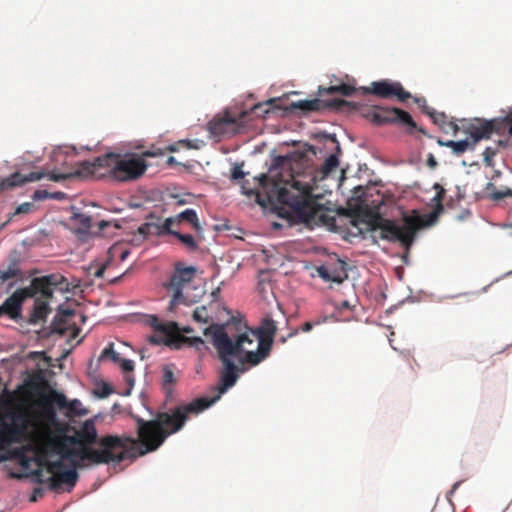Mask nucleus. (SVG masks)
I'll use <instances>...</instances> for the list:
<instances>
[{
	"instance_id": "f257e3e1",
	"label": "nucleus",
	"mask_w": 512,
	"mask_h": 512,
	"mask_svg": "<svg viewBox=\"0 0 512 512\" xmlns=\"http://www.w3.org/2000/svg\"><path fill=\"white\" fill-rule=\"evenodd\" d=\"M185 418L176 407L172 412L158 413L150 421L138 420V438L130 436L106 435L100 437L98 448L70 447L59 435L51 433L47 437V445L59 459L70 462L79 461L87 465L121 463L133 460L159 448L165 439L182 429Z\"/></svg>"
},
{
	"instance_id": "f03ea898",
	"label": "nucleus",
	"mask_w": 512,
	"mask_h": 512,
	"mask_svg": "<svg viewBox=\"0 0 512 512\" xmlns=\"http://www.w3.org/2000/svg\"><path fill=\"white\" fill-rule=\"evenodd\" d=\"M276 323L272 318H264L257 334L240 333L235 339L229 336L224 325L213 324L204 329L205 335L212 336V344L223 365L220 373V385L215 388L211 398L200 397L188 404L177 406L180 413L188 420L190 414H199L218 401L223 393L233 387L238 380L239 368L234 363L237 359L242 366H256L269 356L276 333Z\"/></svg>"
},
{
	"instance_id": "7ed1b4c3",
	"label": "nucleus",
	"mask_w": 512,
	"mask_h": 512,
	"mask_svg": "<svg viewBox=\"0 0 512 512\" xmlns=\"http://www.w3.org/2000/svg\"><path fill=\"white\" fill-rule=\"evenodd\" d=\"M282 169L287 170V177L275 168L270 170V175L261 174L254 180L260 188L266 189L271 186L270 192L277 195L278 202L289 207L300 221H314L321 211V205L313 195L314 178L296 173L292 164L285 160Z\"/></svg>"
},
{
	"instance_id": "20e7f679",
	"label": "nucleus",
	"mask_w": 512,
	"mask_h": 512,
	"mask_svg": "<svg viewBox=\"0 0 512 512\" xmlns=\"http://www.w3.org/2000/svg\"><path fill=\"white\" fill-rule=\"evenodd\" d=\"M148 168V164L134 153L119 154L108 152L94 158L92 161H83L69 173L52 172L50 180L60 182L72 177L103 178L107 177L118 182H129L140 178Z\"/></svg>"
},
{
	"instance_id": "39448f33",
	"label": "nucleus",
	"mask_w": 512,
	"mask_h": 512,
	"mask_svg": "<svg viewBox=\"0 0 512 512\" xmlns=\"http://www.w3.org/2000/svg\"><path fill=\"white\" fill-rule=\"evenodd\" d=\"M437 192L433 201L436 202V208L429 216L420 215L417 211H413L411 215H404L401 223L394 220L384 219L378 217L374 220L372 229L380 230L379 237L383 240L390 242H400L402 246L409 249L414 242L416 233L422 227L431 224L432 219L437 217V214L443 211V198L445 196V189L438 183L433 187Z\"/></svg>"
},
{
	"instance_id": "423d86ee",
	"label": "nucleus",
	"mask_w": 512,
	"mask_h": 512,
	"mask_svg": "<svg viewBox=\"0 0 512 512\" xmlns=\"http://www.w3.org/2000/svg\"><path fill=\"white\" fill-rule=\"evenodd\" d=\"M71 286L67 278L60 273H52L42 277H36L29 287L16 290L2 305L4 313L11 318L19 316L22 302L26 298L41 295L43 298H52L54 292H70Z\"/></svg>"
},
{
	"instance_id": "0eeeda50",
	"label": "nucleus",
	"mask_w": 512,
	"mask_h": 512,
	"mask_svg": "<svg viewBox=\"0 0 512 512\" xmlns=\"http://www.w3.org/2000/svg\"><path fill=\"white\" fill-rule=\"evenodd\" d=\"M71 463L72 467L67 468L62 459L41 461L40 464L45 466L46 472L49 473L50 476L44 478L43 470L37 469L34 472L36 481L38 483L47 484L48 488L52 491H58L62 485L68 486V491H70L76 485L79 478L77 468L83 466L79 461H73Z\"/></svg>"
},
{
	"instance_id": "6e6552de",
	"label": "nucleus",
	"mask_w": 512,
	"mask_h": 512,
	"mask_svg": "<svg viewBox=\"0 0 512 512\" xmlns=\"http://www.w3.org/2000/svg\"><path fill=\"white\" fill-rule=\"evenodd\" d=\"M196 276V268L193 266H184L182 263H176L174 271L169 280L164 284L166 291L171 294L169 310H173L179 304H190L188 290L193 286Z\"/></svg>"
},
{
	"instance_id": "1a4fd4ad",
	"label": "nucleus",
	"mask_w": 512,
	"mask_h": 512,
	"mask_svg": "<svg viewBox=\"0 0 512 512\" xmlns=\"http://www.w3.org/2000/svg\"><path fill=\"white\" fill-rule=\"evenodd\" d=\"M365 117L376 125L395 124L405 127L408 133L418 130L426 134L424 129L417 127L411 115L400 108L375 106L366 112Z\"/></svg>"
},
{
	"instance_id": "9d476101",
	"label": "nucleus",
	"mask_w": 512,
	"mask_h": 512,
	"mask_svg": "<svg viewBox=\"0 0 512 512\" xmlns=\"http://www.w3.org/2000/svg\"><path fill=\"white\" fill-rule=\"evenodd\" d=\"M496 121H480L470 124L467 128L469 138L461 141L448 140L446 142L439 141V144L451 148L453 153L461 155L469 149H473L481 139H488L497 127Z\"/></svg>"
},
{
	"instance_id": "9b49d317",
	"label": "nucleus",
	"mask_w": 512,
	"mask_h": 512,
	"mask_svg": "<svg viewBox=\"0 0 512 512\" xmlns=\"http://www.w3.org/2000/svg\"><path fill=\"white\" fill-rule=\"evenodd\" d=\"M8 418L9 421L0 419V444L3 446L21 443L28 429V418L24 412H12Z\"/></svg>"
},
{
	"instance_id": "f8f14e48",
	"label": "nucleus",
	"mask_w": 512,
	"mask_h": 512,
	"mask_svg": "<svg viewBox=\"0 0 512 512\" xmlns=\"http://www.w3.org/2000/svg\"><path fill=\"white\" fill-rule=\"evenodd\" d=\"M247 111H241L238 114L225 111V113L214 118L208 123L210 133L217 137H226L240 133L244 127Z\"/></svg>"
},
{
	"instance_id": "ddd939ff",
	"label": "nucleus",
	"mask_w": 512,
	"mask_h": 512,
	"mask_svg": "<svg viewBox=\"0 0 512 512\" xmlns=\"http://www.w3.org/2000/svg\"><path fill=\"white\" fill-rule=\"evenodd\" d=\"M361 90L363 94H372L382 99L396 98L401 103H405L412 97L400 82L389 79L374 81L369 87H362Z\"/></svg>"
},
{
	"instance_id": "4468645a",
	"label": "nucleus",
	"mask_w": 512,
	"mask_h": 512,
	"mask_svg": "<svg viewBox=\"0 0 512 512\" xmlns=\"http://www.w3.org/2000/svg\"><path fill=\"white\" fill-rule=\"evenodd\" d=\"M148 323L154 329V334L149 338L153 344H167L179 333L178 325L175 322H163L152 315L149 317Z\"/></svg>"
},
{
	"instance_id": "2eb2a0df",
	"label": "nucleus",
	"mask_w": 512,
	"mask_h": 512,
	"mask_svg": "<svg viewBox=\"0 0 512 512\" xmlns=\"http://www.w3.org/2000/svg\"><path fill=\"white\" fill-rule=\"evenodd\" d=\"M49 398L50 402H54L57 409L63 411L64 414L69 418L75 416H83L88 413V411L83 408L82 403L78 399L69 401L63 393L54 389L50 390Z\"/></svg>"
},
{
	"instance_id": "dca6fc26",
	"label": "nucleus",
	"mask_w": 512,
	"mask_h": 512,
	"mask_svg": "<svg viewBox=\"0 0 512 512\" xmlns=\"http://www.w3.org/2000/svg\"><path fill=\"white\" fill-rule=\"evenodd\" d=\"M350 102L344 99H332L330 101H324L318 98L312 100H300L292 104L296 109H300L305 112L321 111L327 108L341 110L344 107L350 106Z\"/></svg>"
},
{
	"instance_id": "f3484780",
	"label": "nucleus",
	"mask_w": 512,
	"mask_h": 512,
	"mask_svg": "<svg viewBox=\"0 0 512 512\" xmlns=\"http://www.w3.org/2000/svg\"><path fill=\"white\" fill-rule=\"evenodd\" d=\"M49 396L50 391L42 394L38 401V405L41 407L42 426L46 436L53 433L51 426L58 420L55 410L57 407L54 402H50Z\"/></svg>"
},
{
	"instance_id": "a211bd4d",
	"label": "nucleus",
	"mask_w": 512,
	"mask_h": 512,
	"mask_svg": "<svg viewBox=\"0 0 512 512\" xmlns=\"http://www.w3.org/2000/svg\"><path fill=\"white\" fill-rule=\"evenodd\" d=\"M173 230V220L171 218H166L162 222H146L139 226L137 231L140 235L146 238L148 235H172Z\"/></svg>"
},
{
	"instance_id": "6ab92c4d",
	"label": "nucleus",
	"mask_w": 512,
	"mask_h": 512,
	"mask_svg": "<svg viewBox=\"0 0 512 512\" xmlns=\"http://www.w3.org/2000/svg\"><path fill=\"white\" fill-rule=\"evenodd\" d=\"M43 177V172H30L25 175L19 172H15L9 177L2 179V181L0 182V191L17 186H22L26 183L35 182L42 179Z\"/></svg>"
},
{
	"instance_id": "aec40b11",
	"label": "nucleus",
	"mask_w": 512,
	"mask_h": 512,
	"mask_svg": "<svg viewBox=\"0 0 512 512\" xmlns=\"http://www.w3.org/2000/svg\"><path fill=\"white\" fill-rule=\"evenodd\" d=\"M317 272L323 280L338 284L342 283L348 277L344 262L320 266L317 268Z\"/></svg>"
},
{
	"instance_id": "412c9836",
	"label": "nucleus",
	"mask_w": 512,
	"mask_h": 512,
	"mask_svg": "<svg viewBox=\"0 0 512 512\" xmlns=\"http://www.w3.org/2000/svg\"><path fill=\"white\" fill-rule=\"evenodd\" d=\"M76 432L80 439V447H92V445H95V448H98L100 438H98L93 420H86Z\"/></svg>"
},
{
	"instance_id": "4be33fe9",
	"label": "nucleus",
	"mask_w": 512,
	"mask_h": 512,
	"mask_svg": "<svg viewBox=\"0 0 512 512\" xmlns=\"http://www.w3.org/2000/svg\"><path fill=\"white\" fill-rule=\"evenodd\" d=\"M69 224L77 235H88L91 228V217L85 213L74 211L69 218Z\"/></svg>"
},
{
	"instance_id": "5701e85b",
	"label": "nucleus",
	"mask_w": 512,
	"mask_h": 512,
	"mask_svg": "<svg viewBox=\"0 0 512 512\" xmlns=\"http://www.w3.org/2000/svg\"><path fill=\"white\" fill-rule=\"evenodd\" d=\"M170 218L173 220V228L178 227L182 222H186L191 224L197 234L201 235L203 233V228L194 209H186Z\"/></svg>"
},
{
	"instance_id": "b1692460",
	"label": "nucleus",
	"mask_w": 512,
	"mask_h": 512,
	"mask_svg": "<svg viewBox=\"0 0 512 512\" xmlns=\"http://www.w3.org/2000/svg\"><path fill=\"white\" fill-rule=\"evenodd\" d=\"M39 296L40 298L36 299L33 311L29 318V322L31 324H37L40 321H44L47 315L51 312L47 303L49 298H43L41 295Z\"/></svg>"
},
{
	"instance_id": "393cba45",
	"label": "nucleus",
	"mask_w": 512,
	"mask_h": 512,
	"mask_svg": "<svg viewBox=\"0 0 512 512\" xmlns=\"http://www.w3.org/2000/svg\"><path fill=\"white\" fill-rule=\"evenodd\" d=\"M172 236L176 237L180 243L190 252H195L199 248V241L202 239V236L197 240L194 236L190 234H182L177 230H173Z\"/></svg>"
},
{
	"instance_id": "a878e982",
	"label": "nucleus",
	"mask_w": 512,
	"mask_h": 512,
	"mask_svg": "<svg viewBox=\"0 0 512 512\" xmlns=\"http://www.w3.org/2000/svg\"><path fill=\"white\" fill-rule=\"evenodd\" d=\"M355 91L356 89L353 86L345 83L328 88L320 86L318 89L320 95L339 93L343 96H351Z\"/></svg>"
},
{
	"instance_id": "bb28decb",
	"label": "nucleus",
	"mask_w": 512,
	"mask_h": 512,
	"mask_svg": "<svg viewBox=\"0 0 512 512\" xmlns=\"http://www.w3.org/2000/svg\"><path fill=\"white\" fill-rule=\"evenodd\" d=\"M21 276V270L16 261L9 264V266L5 270H0V283L14 279Z\"/></svg>"
},
{
	"instance_id": "cd10ccee",
	"label": "nucleus",
	"mask_w": 512,
	"mask_h": 512,
	"mask_svg": "<svg viewBox=\"0 0 512 512\" xmlns=\"http://www.w3.org/2000/svg\"><path fill=\"white\" fill-rule=\"evenodd\" d=\"M491 121H496L497 127L494 129L493 133H500L502 130H507L509 135L512 137V112H509L502 119H492Z\"/></svg>"
},
{
	"instance_id": "c85d7f7f",
	"label": "nucleus",
	"mask_w": 512,
	"mask_h": 512,
	"mask_svg": "<svg viewBox=\"0 0 512 512\" xmlns=\"http://www.w3.org/2000/svg\"><path fill=\"white\" fill-rule=\"evenodd\" d=\"M425 112L430 116L433 123L438 125L441 129L444 125H446V121L448 120V117L443 112H436L432 109H429L428 107H425Z\"/></svg>"
},
{
	"instance_id": "c756f323",
	"label": "nucleus",
	"mask_w": 512,
	"mask_h": 512,
	"mask_svg": "<svg viewBox=\"0 0 512 512\" xmlns=\"http://www.w3.org/2000/svg\"><path fill=\"white\" fill-rule=\"evenodd\" d=\"M338 165V158L335 155L331 154L323 163L321 171L324 175H328L329 173L334 171L338 167Z\"/></svg>"
},
{
	"instance_id": "7c9ffc66",
	"label": "nucleus",
	"mask_w": 512,
	"mask_h": 512,
	"mask_svg": "<svg viewBox=\"0 0 512 512\" xmlns=\"http://www.w3.org/2000/svg\"><path fill=\"white\" fill-rule=\"evenodd\" d=\"M193 319L200 323H208L210 317L206 306L196 307L193 312Z\"/></svg>"
},
{
	"instance_id": "2f4dec72",
	"label": "nucleus",
	"mask_w": 512,
	"mask_h": 512,
	"mask_svg": "<svg viewBox=\"0 0 512 512\" xmlns=\"http://www.w3.org/2000/svg\"><path fill=\"white\" fill-rule=\"evenodd\" d=\"M114 344L109 343L108 346L102 351L100 355V359L110 358L114 363H118L120 361L119 353L114 351Z\"/></svg>"
},
{
	"instance_id": "473e14b6",
	"label": "nucleus",
	"mask_w": 512,
	"mask_h": 512,
	"mask_svg": "<svg viewBox=\"0 0 512 512\" xmlns=\"http://www.w3.org/2000/svg\"><path fill=\"white\" fill-rule=\"evenodd\" d=\"M71 429L72 428L68 423L62 422L59 419L51 426V430L53 431L54 435L66 434Z\"/></svg>"
},
{
	"instance_id": "72a5a7b5",
	"label": "nucleus",
	"mask_w": 512,
	"mask_h": 512,
	"mask_svg": "<svg viewBox=\"0 0 512 512\" xmlns=\"http://www.w3.org/2000/svg\"><path fill=\"white\" fill-rule=\"evenodd\" d=\"M117 251V247H112L109 249L108 251V254L110 255L109 257V260L106 261L103 265H101L95 272H94V276L96 278H102L104 276V273L106 271V269L108 268L109 264H110V260L111 258L115 255Z\"/></svg>"
},
{
	"instance_id": "f704fd0d",
	"label": "nucleus",
	"mask_w": 512,
	"mask_h": 512,
	"mask_svg": "<svg viewBox=\"0 0 512 512\" xmlns=\"http://www.w3.org/2000/svg\"><path fill=\"white\" fill-rule=\"evenodd\" d=\"M181 145L183 147H186L188 149H198L199 146L196 144H193L190 140H180L178 143L171 144L167 147V150L169 152H177L178 146Z\"/></svg>"
},
{
	"instance_id": "c9c22d12",
	"label": "nucleus",
	"mask_w": 512,
	"mask_h": 512,
	"mask_svg": "<svg viewBox=\"0 0 512 512\" xmlns=\"http://www.w3.org/2000/svg\"><path fill=\"white\" fill-rule=\"evenodd\" d=\"M174 372L169 367H164L163 369V384L170 385L175 383Z\"/></svg>"
},
{
	"instance_id": "e433bc0d",
	"label": "nucleus",
	"mask_w": 512,
	"mask_h": 512,
	"mask_svg": "<svg viewBox=\"0 0 512 512\" xmlns=\"http://www.w3.org/2000/svg\"><path fill=\"white\" fill-rule=\"evenodd\" d=\"M494 200H501L506 197H512V189L506 188L505 190H496L491 194Z\"/></svg>"
},
{
	"instance_id": "4c0bfd02",
	"label": "nucleus",
	"mask_w": 512,
	"mask_h": 512,
	"mask_svg": "<svg viewBox=\"0 0 512 512\" xmlns=\"http://www.w3.org/2000/svg\"><path fill=\"white\" fill-rule=\"evenodd\" d=\"M59 436H60V437L62 438V440H64V441H65V442H66L70 447H71L72 445H79V446H80V439H79L78 434H77V432H76V431H75V435H73V436H69V435H67V433H66V434H63V435H59Z\"/></svg>"
},
{
	"instance_id": "58836bf2",
	"label": "nucleus",
	"mask_w": 512,
	"mask_h": 512,
	"mask_svg": "<svg viewBox=\"0 0 512 512\" xmlns=\"http://www.w3.org/2000/svg\"><path fill=\"white\" fill-rule=\"evenodd\" d=\"M496 153H497V150L492 147H487L484 150L483 156H484V161L487 165H491L492 159L496 155Z\"/></svg>"
},
{
	"instance_id": "ea45409f",
	"label": "nucleus",
	"mask_w": 512,
	"mask_h": 512,
	"mask_svg": "<svg viewBox=\"0 0 512 512\" xmlns=\"http://www.w3.org/2000/svg\"><path fill=\"white\" fill-rule=\"evenodd\" d=\"M32 207H33V204L30 203V202H24L22 204H20L15 212L13 213V215H17V214H27L29 213L31 210H32Z\"/></svg>"
},
{
	"instance_id": "a19ab883",
	"label": "nucleus",
	"mask_w": 512,
	"mask_h": 512,
	"mask_svg": "<svg viewBox=\"0 0 512 512\" xmlns=\"http://www.w3.org/2000/svg\"><path fill=\"white\" fill-rule=\"evenodd\" d=\"M118 364L124 372H132L134 370V362L132 360L120 358Z\"/></svg>"
},
{
	"instance_id": "79ce46f5",
	"label": "nucleus",
	"mask_w": 512,
	"mask_h": 512,
	"mask_svg": "<svg viewBox=\"0 0 512 512\" xmlns=\"http://www.w3.org/2000/svg\"><path fill=\"white\" fill-rule=\"evenodd\" d=\"M442 131L445 133L452 132L453 134H456L459 131V127L454 121L447 120L446 125H444L442 128Z\"/></svg>"
},
{
	"instance_id": "37998d69",
	"label": "nucleus",
	"mask_w": 512,
	"mask_h": 512,
	"mask_svg": "<svg viewBox=\"0 0 512 512\" xmlns=\"http://www.w3.org/2000/svg\"><path fill=\"white\" fill-rule=\"evenodd\" d=\"M442 131L445 133L452 132L453 134H456L459 131V127L454 121L447 120L446 125H444L442 128Z\"/></svg>"
},
{
	"instance_id": "c03bdc74",
	"label": "nucleus",
	"mask_w": 512,
	"mask_h": 512,
	"mask_svg": "<svg viewBox=\"0 0 512 512\" xmlns=\"http://www.w3.org/2000/svg\"><path fill=\"white\" fill-rule=\"evenodd\" d=\"M320 324H321V320L307 321L301 325L299 330L302 332H309L313 329V327L320 325Z\"/></svg>"
},
{
	"instance_id": "a18cd8bd",
	"label": "nucleus",
	"mask_w": 512,
	"mask_h": 512,
	"mask_svg": "<svg viewBox=\"0 0 512 512\" xmlns=\"http://www.w3.org/2000/svg\"><path fill=\"white\" fill-rule=\"evenodd\" d=\"M51 193L46 190H36L33 194L34 200H44L50 198Z\"/></svg>"
},
{
	"instance_id": "49530a36",
	"label": "nucleus",
	"mask_w": 512,
	"mask_h": 512,
	"mask_svg": "<svg viewBox=\"0 0 512 512\" xmlns=\"http://www.w3.org/2000/svg\"><path fill=\"white\" fill-rule=\"evenodd\" d=\"M244 175H245V173L243 172L242 167L239 165H235L232 170V175H231L232 179H235V180L241 179L244 177Z\"/></svg>"
},
{
	"instance_id": "de8ad7c7",
	"label": "nucleus",
	"mask_w": 512,
	"mask_h": 512,
	"mask_svg": "<svg viewBox=\"0 0 512 512\" xmlns=\"http://www.w3.org/2000/svg\"><path fill=\"white\" fill-rule=\"evenodd\" d=\"M43 495H44V490L42 488H35L34 491H33L32 496L30 497V501L34 502L38 498L43 497Z\"/></svg>"
},
{
	"instance_id": "09e8293b",
	"label": "nucleus",
	"mask_w": 512,
	"mask_h": 512,
	"mask_svg": "<svg viewBox=\"0 0 512 512\" xmlns=\"http://www.w3.org/2000/svg\"><path fill=\"white\" fill-rule=\"evenodd\" d=\"M67 195L64 193V192H54V193H51L50 195V198L51 199H55V200H64L66 199Z\"/></svg>"
},
{
	"instance_id": "8fccbe9b",
	"label": "nucleus",
	"mask_w": 512,
	"mask_h": 512,
	"mask_svg": "<svg viewBox=\"0 0 512 512\" xmlns=\"http://www.w3.org/2000/svg\"><path fill=\"white\" fill-rule=\"evenodd\" d=\"M112 392V389L108 385H104L102 388L101 397H107Z\"/></svg>"
},
{
	"instance_id": "3c124183",
	"label": "nucleus",
	"mask_w": 512,
	"mask_h": 512,
	"mask_svg": "<svg viewBox=\"0 0 512 512\" xmlns=\"http://www.w3.org/2000/svg\"><path fill=\"white\" fill-rule=\"evenodd\" d=\"M191 344H193L195 346L203 345L204 341L200 337H194L191 339Z\"/></svg>"
},
{
	"instance_id": "603ef678",
	"label": "nucleus",
	"mask_w": 512,
	"mask_h": 512,
	"mask_svg": "<svg viewBox=\"0 0 512 512\" xmlns=\"http://www.w3.org/2000/svg\"><path fill=\"white\" fill-rule=\"evenodd\" d=\"M297 332H298V330H294L293 332L289 333L287 337H281V338L279 339V341H280V342H282V343H285V342L287 341V338H289V337H292V336L296 335V334H297Z\"/></svg>"
},
{
	"instance_id": "864d4df0",
	"label": "nucleus",
	"mask_w": 512,
	"mask_h": 512,
	"mask_svg": "<svg viewBox=\"0 0 512 512\" xmlns=\"http://www.w3.org/2000/svg\"><path fill=\"white\" fill-rule=\"evenodd\" d=\"M128 255H129V251L128 250L121 251V253H120L121 261H124L127 258Z\"/></svg>"
},
{
	"instance_id": "5fc2aeb1",
	"label": "nucleus",
	"mask_w": 512,
	"mask_h": 512,
	"mask_svg": "<svg viewBox=\"0 0 512 512\" xmlns=\"http://www.w3.org/2000/svg\"><path fill=\"white\" fill-rule=\"evenodd\" d=\"M11 219H12V216H10L5 222L0 223V231H2L9 224Z\"/></svg>"
},
{
	"instance_id": "6e6d98bb",
	"label": "nucleus",
	"mask_w": 512,
	"mask_h": 512,
	"mask_svg": "<svg viewBox=\"0 0 512 512\" xmlns=\"http://www.w3.org/2000/svg\"><path fill=\"white\" fill-rule=\"evenodd\" d=\"M415 103H417L419 106H422L426 103L425 98H415Z\"/></svg>"
},
{
	"instance_id": "4d7b16f0",
	"label": "nucleus",
	"mask_w": 512,
	"mask_h": 512,
	"mask_svg": "<svg viewBox=\"0 0 512 512\" xmlns=\"http://www.w3.org/2000/svg\"><path fill=\"white\" fill-rule=\"evenodd\" d=\"M106 226H108V222H107V221H104V220H103V221H101V222L99 223V229H100V230H103V229H104V227H106Z\"/></svg>"
},
{
	"instance_id": "13d9d810",
	"label": "nucleus",
	"mask_w": 512,
	"mask_h": 512,
	"mask_svg": "<svg viewBox=\"0 0 512 512\" xmlns=\"http://www.w3.org/2000/svg\"><path fill=\"white\" fill-rule=\"evenodd\" d=\"M155 155H156V153L150 152V151H146L143 153V156H146V157H153Z\"/></svg>"
},
{
	"instance_id": "bf43d9fd",
	"label": "nucleus",
	"mask_w": 512,
	"mask_h": 512,
	"mask_svg": "<svg viewBox=\"0 0 512 512\" xmlns=\"http://www.w3.org/2000/svg\"><path fill=\"white\" fill-rule=\"evenodd\" d=\"M167 163H168V164H174V163H176V159H175V157H173V156L168 157V159H167Z\"/></svg>"
},
{
	"instance_id": "052dcab7",
	"label": "nucleus",
	"mask_w": 512,
	"mask_h": 512,
	"mask_svg": "<svg viewBox=\"0 0 512 512\" xmlns=\"http://www.w3.org/2000/svg\"><path fill=\"white\" fill-rule=\"evenodd\" d=\"M122 276H119V277H115V278H112V279H109V282L110 283H116Z\"/></svg>"
},
{
	"instance_id": "680f3d73",
	"label": "nucleus",
	"mask_w": 512,
	"mask_h": 512,
	"mask_svg": "<svg viewBox=\"0 0 512 512\" xmlns=\"http://www.w3.org/2000/svg\"><path fill=\"white\" fill-rule=\"evenodd\" d=\"M183 331L186 333H190L192 331V329L189 327H185V328H183Z\"/></svg>"
},
{
	"instance_id": "e2e57ef3",
	"label": "nucleus",
	"mask_w": 512,
	"mask_h": 512,
	"mask_svg": "<svg viewBox=\"0 0 512 512\" xmlns=\"http://www.w3.org/2000/svg\"><path fill=\"white\" fill-rule=\"evenodd\" d=\"M430 164H432V165L436 164V162H435V160L433 158L430 160Z\"/></svg>"
},
{
	"instance_id": "0e129e2a",
	"label": "nucleus",
	"mask_w": 512,
	"mask_h": 512,
	"mask_svg": "<svg viewBox=\"0 0 512 512\" xmlns=\"http://www.w3.org/2000/svg\"><path fill=\"white\" fill-rule=\"evenodd\" d=\"M246 194H253L254 192L252 190L245 191Z\"/></svg>"
},
{
	"instance_id": "69168bd1",
	"label": "nucleus",
	"mask_w": 512,
	"mask_h": 512,
	"mask_svg": "<svg viewBox=\"0 0 512 512\" xmlns=\"http://www.w3.org/2000/svg\"><path fill=\"white\" fill-rule=\"evenodd\" d=\"M3 309H2V306L0 307V315L3 313Z\"/></svg>"
},
{
	"instance_id": "338daca9",
	"label": "nucleus",
	"mask_w": 512,
	"mask_h": 512,
	"mask_svg": "<svg viewBox=\"0 0 512 512\" xmlns=\"http://www.w3.org/2000/svg\"><path fill=\"white\" fill-rule=\"evenodd\" d=\"M127 381L130 382L131 384L133 383V380L127 378Z\"/></svg>"
}]
</instances>
